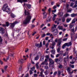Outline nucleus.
<instances>
[{
    "label": "nucleus",
    "mask_w": 77,
    "mask_h": 77,
    "mask_svg": "<svg viewBox=\"0 0 77 77\" xmlns=\"http://www.w3.org/2000/svg\"><path fill=\"white\" fill-rule=\"evenodd\" d=\"M77 26H76L75 27V29L74 27H73L72 29H71V31L73 33H74V32H75L76 31H77Z\"/></svg>",
    "instance_id": "obj_11"
},
{
    "label": "nucleus",
    "mask_w": 77,
    "mask_h": 77,
    "mask_svg": "<svg viewBox=\"0 0 77 77\" xmlns=\"http://www.w3.org/2000/svg\"><path fill=\"white\" fill-rule=\"evenodd\" d=\"M63 13L62 12H61L60 13H59L58 14V15L60 16V17H62L63 16Z\"/></svg>",
    "instance_id": "obj_30"
},
{
    "label": "nucleus",
    "mask_w": 77,
    "mask_h": 77,
    "mask_svg": "<svg viewBox=\"0 0 77 77\" xmlns=\"http://www.w3.org/2000/svg\"><path fill=\"white\" fill-rule=\"evenodd\" d=\"M25 51L26 53H27V52L28 51H29V49H26Z\"/></svg>",
    "instance_id": "obj_60"
},
{
    "label": "nucleus",
    "mask_w": 77,
    "mask_h": 77,
    "mask_svg": "<svg viewBox=\"0 0 77 77\" xmlns=\"http://www.w3.org/2000/svg\"><path fill=\"white\" fill-rule=\"evenodd\" d=\"M8 4H5L4 5L3 7L2 8V10L5 12H9L10 11V8H8Z\"/></svg>",
    "instance_id": "obj_2"
},
{
    "label": "nucleus",
    "mask_w": 77,
    "mask_h": 77,
    "mask_svg": "<svg viewBox=\"0 0 77 77\" xmlns=\"http://www.w3.org/2000/svg\"><path fill=\"white\" fill-rule=\"evenodd\" d=\"M9 57H7V59L6 60H5V58H4L3 60L4 61H5V62H7V61H8V60L9 59Z\"/></svg>",
    "instance_id": "obj_36"
},
{
    "label": "nucleus",
    "mask_w": 77,
    "mask_h": 77,
    "mask_svg": "<svg viewBox=\"0 0 77 77\" xmlns=\"http://www.w3.org/2000/svg\"><path fill=\"white\" fill-rule=\"evenodd\" d=\"M51 52L52 53V54H55V53H56V51L54 49L51 50Z\"/></svg>",
    "instance_id": "obj_24"
},
{
    "label": "nucleus",
    "mask_w": 77,
    "mask_h": 77,
    "mask_svg": "<svg viewBox=\"0 0 77 77\" xmlns=\"http://www.w3.org/2000/svg\"><path fill=\"white\" fill-rule=\"evenodd\" d=\"M75 54H76V56H77V51H76L75 52Z\"/></svg>",
    "instance_id": "obj_64"
},
{
    "label": "nucleus",
    "mask_w": 77,
    "mask_h": 77,
    "mask_svg": "<svg viewBox=\"0 0 77 77\" xmlns=\"http://www.w3.org/2000/svg\"><path fill=\"white\" fill-rule=\"evenodd\" d=\"M74 4L73 3V2H72L70 4V6H72H72H74L73 5H74Z\"/></svg>",
    "instance_id": "obj_42"
},
{
    "label": "nucleus",
    "mask_w": 77,
    "mask_h": 77,
    "mask_svg": "<svg viewBox=\"0 0 77 77\" xmlns=\"http://www.w3.org/2000/svg\"><path fill=\"white\" fill-rule=\"evenodd\" d=\"M67 39H68L67 38H64L63 39V41H66V40H67Z\"/></svg>",
    "instance_id": "obj_45"
},
{
    "label": "nucleus",
    "mask_w": 77,
    "mask_h": 77,
    "mask_svg": "<svg viewBox=\"0 0 77 77\" xmlns=\"http://www.w3.org/2000/svg\"><path fill=\"white\" fill-rule=\"evenodd\" d=\"M72 43L71 42H69L68 43H65L63 45V46L62 47V48H65L66 46H67V47H69V46H71V45H72Z\"/></svg>",
    "instance_id": "obj_3"
},
{
    "label": "nucleus",
    "mask_w": 77,
    "mask_h": 77,
    "mask_svg": "<svg viewBox=\"0 0 77 77\" xmlns=\"http://www.w3.org/2000/svg\"><path fill=\"white\" fill-rule=\"evenodd\" d=\"M60 49L59 48H58L57 49V52H59V51H60Z\"/></svg>",
    "instance_id": "obj_55"
},
{
    "label": "nucleus",
    "mask_w": 77,
    "mask_h": 77,
    "mask_svg": "<svg viewBox=\"0 0 77 77\" xmlns=\"http://www.w3.org/2000/svg\"><path fill=\"white\" fill-rule=\"evenodd\" d=\"M41 70H42V71L40 72V74L39 75V76H41V77H45V76L44 75H43V72L44 71V70L42 69H41Z\"/></svg>",
    "instance_id": "obj_10"
},
{
    "label": "nucleus",
    "mask_w": 77,
    "mask_h": 77,
    "mask_svg": "<svg viewBox=\"0 0 77 77\" xmlns=\"http://www.w3.org/2000/svg\"><path fill=\"white\" fill-rule=\"evenodd\" d=\"M24 13L25 15L28 16H26L25 20L23 21V23L24 24H27L28 23H29L30 21V20L32 19V17L30 15V13L28 11L27 12L26 10H25Z\"/></svg>",
    "instance_id": "obj_1"
},
{
    "label": "nucleus",
    "mask_w": 77,
    "mask_h": 77,
    "mask_svg": "<svg viewBox=\"0 0 77 77\" xmlns=\"http://www.w3.org/2000/svg\"><path fill=\"white\" fill-rule=\"evenodd\" d=\"M58 66L59 68H62V65H61V64H60Z\"/></svg>",
    "instance_id": "obj_43"
},
{
    "label": "nucleus",
    "mask_w": 77,
    "mask_h": 77,
    "mask_svg": "<svg viewBox=\"0 0 77 77\" xmlns=\"http://www.w3.org/2000/svg\"><path fill=\"white\" fill-rule=\"evenodd\" d=\"M51 35V34L49 32H48L46 34V35L47 36H49V35Z\"/></svg>",
    "instance_id": "obj_53"
},
{
    "label": "nucleus",
    "mask_w": 77,
    "mask_h": 77,
    "mask_svg": "<svg viewBox=\"0 0 77 77\" xmlns=\"http://www.w3.org/2000/svg\"><path fill=\"white\" fill-rule=\"evenodd\" d=\"M59 53L60 54V55H62V54H63V51H60V52Z\"/></svg>",
    "instance_id": "obj_44"
},
{
    "label": "nucleus",
    "mask_w": 77,
    "mask_h": 77,
    "mask_svg": "<svg viewBox=\"0 0 77 77\" xmlns=\"http://www.w3.org/2000/svg\"><path fill=\"white\" fill-rule=\"evenodd\" d=\"M29 76V73H27L26 74V75L25 76V77H28Z\"/></svg>",
    "instance_id": "obj_63"
},
{
    "label": "nucleus",
    "mask_w": 77,
    "mask_h": 77,
    "mask_svg": "<svg viewBox=\"0 0 77 77\" xmlns=\"http://www.w3.org/2000/svg\"><path fill=\"white\" fill-rule=\"evenodd\" d=\"M63 25L64 27H68V25L66 24H64Z\"/></svg>",
    "instance_id": "obj_52"
},
{
    "label": "nucleus",
    "mask_w": 77,
    "mask_h": 77,
    "mask_svg": "<svg viewBox=\"0 0 77 77\" xmlns=\"http://www.w3.org/2000/svg\"><path fill=\"white\" fill-rule=\"evenodd\" d=\"M11 17L12 18H14L15 17H16V15H15L13 13L11 14Z\"/></svg>",
    "instance_id": "obj_23"
},
{
    "label": "nucleus",
    "mask_w": 77,
    "mask_h": 77,
    "mask_svg": "<svg viewBox=\"0 0 77 77\" xmlns=\"http://www.w3.org/2000/svg\"><path fill=\"white\" fill-rule=\"evenodd\" d=\"M49 66H51V65H53V64L54 63V62L53 61V60L51 59H49Z\"/></svg>",
    "instance_id": "obj_8"
},
{
    "label": "nucleus",
    "mask_w": 77,
    "mask_h": 77,
    "mask_svg": "<svg viewBox=\"0 0 77 77\" xmlns=\"http://www.w3.org/2000/svg\"><path fill=\"white\" fill-rule=\"evenodd\" d=\"M60 55V54H57L56 55V57H58Z\"/></svg>",
    "instance_id": "obj_57"
},
{
    "label": "nucleus",
    "mask_w": 77,
    "mask_h": 77,
    "mask_svg": "<svg viewBox=\"0 0 77 77\" xmlns=\"http://www.w3.org/2000/svg\"><path fill=\"white\" fill-rule=\"evenodd\" d=\"M71 50V48H66V51H69V50Z\"/></svg>",
    "instance_id": "obj_46"
},
{
    "label": "nucleus",
    "mask_w": 77,
    "mask_h": 77,
    "mask_svg": "<svg viewBox=\"0 0 77 77\" xmlns=\"http://www.w3.org/2000/svg\"><path fill=\"white\" fill-rule=\"evenodd\" d=\"M55 44L56 43L55 42H52V44L50 45L49 46V48H51V49H54Z\"/></svg>",
    "instance_id": "obj_7"
},
{
    "label": "nucleus",
    "mask_w": 77,
    "mask_h": 77,
    "mask_svg": "<svg viewBox=\"0 0 77 77\" xmlns=\"http://www.w3.org/2000/svg\"><path fill=\"white\" fill-rule=\"evenodd\" d=\"M43 19H45V18H46L47 17V13H46V12H44L43 13Z\"/></svg>",
    "instance_id": "obj_14"
},
{
    "label": "nucleus",
    "mask_w": 77,
    "mask_h": 77,
    "mask_svg": "<svg viewBox=\"0 0 77 77\" xmlns=\"http://www.w3.org/2000/svg\"><path fill=\"white\" fill-rule=\"evenodd\" d=\"M45 36H46V35L45 34H44L42 35V38H44V37H45Z\"/></svg>",
    "instance_id": "obj_56"
},
{
    "label": "nucleus",
    "mask_w": 77,
    "mask_h": 77,
    "mask_svg": "<svg viewBox=\"0 0 77 77\" xmlns=\"http://www.w3.org/2000/svg\"><path fill=\"white\" fill-rule=\"evenodd\" d=\"M48 64V63H47V60L45 59V61L42 63L41 65H47Z\"/></svg>",
    "instance_id": "obj_13"
},
{
    "label": "nucleus",
    "mask_w": 77,
    "mask_h": 77,
    "mask_svg": "<svg viewBox=\"0 0 77 77\" xmlns=\"http://www.w3.org/2000/svg\"><path fill=\"white\" fill-rule=\"evenodd\" d=\"M49 44V43H47V44L46 45V48H48V45Z\"/></svg>",
    "instance_id": "obj_47"
},
{
    "label": "nucleus",
    "mask_w": 77,
    "mask_h": 77,
    "mask_svg": "<svg viewBox=\"0 0 77 77\" xmlns=\"http://www.w3.org/2000/svg\"><path fill=\"white\" fill-rule=\"evenodd\" d=\"M52 32H53V34L54 36H56L58 34V31L57 29H55L52 31Z\"/></svg>",
    "instance_id": "obj_6"
},
{
    "label": "nucleus",
    "mask_w": 77,
    "mask_h": 77,
    "mask_svg": "<svg viewBox=\"0 0 77 77\" xmlns=\"http://www.w3.org/2000/svg\"><path fill=\"white\" fill-rule=\"evenodd\" d=\"M42 46V42H40V45L39 47H41Z\"/></svg>",
    "instance_id": "obj_41"
},
{
    "label": "nucleus",
    "mask_w": 77,
    "mask_h": 77,
    "mask_svg": "<svg viewBox=\"0 0 77 77\" xmlns=\"http://www.w3.org/2000/svg\"><path fill=\"white\" fill-rule=\"evenodd\" d=\"M58 60H59V59H58V58H57L55 59V62H57Z\"/></svg>",
    "instance_id": "obj_50"
},
{
    "label": "nucleus",
    "mask_w": 77,
    "mask_h": 77,
    "mask_svg": "<svg viewBox=\"0 0 77 77\" xmlns=\"http://www.w3.org/2000/svg\"><path fill=\"white\" fill-rule=\"evenodd\" d=\"M62 38H60L58 39V42L57 44V46H60L61 45V43H62Z\"/></svg>",
    "instance_id": "obj_9"
},
{
    "label": "nucleus",
    "mask_w": 77,
    "mask_h": 77,
    "mask_svg": "<svg viewBox=\"0 0 77 77\" xmlns=\"http://www.w3.org/2000/svg\"><path fill=\"white\" fill-rule=\"evenodd\" d=\"M57 21H58V22H57V21H55V24H57L58 25L59 24V21H61V19H60V18H57Z\"/></svg>",
    "instance_id": "obj_15"
},
{
    "label": "nucleus",
    "mask_w": 77,
    "mask_h": 77,
    "mask_svg": "<svg viewBox=\"0 0 77 77\" xmlns=\"http://www.w3.org/2000/svg\"><path fill=\"white\" fill-rule=\"evenodd\" d=\"M29 73L31 75H32V74H33V72H32V70L29 71Z\"/></svg>",
    "instance_id": "obj_48"
},
{
    "label": "nucleus",
    "mask_w": 77,
    "mask_h": 77,
    "mask_svg": "<svg viewBox=\"0 0 77 77\" xmlns=\"http://www.w3.org/2000/svg\"><path fill=\"white\" fill-rule=\"evenodd\" d=\"M75 21H75V18L73 19L71 23L73 24L74 23H75Z\"/></svg>",
    "instance_id": "obj_33"
},
{
    "label": "nucleus",
    "mask_w": 77,
    "mask_h": 77,
    "mask_svg": "<svg viewBox=\"0 0 77 77\" xmlns=\"http://www.w3.org/2000/svg\"><path fill=\"white\" fill-rule=\"evenodd\" d=\"M51 21V16H49L48 18H47L46 20V22L48 23Z\"/></svg>",
    "instance_id": "obj_12"
},
{
    "label": "nucleus",
    "mask_w": 77,
    "mask_h": 77,
    "mask_svg": "<svg viewBox=\"0 0 77 77\" xmlns=\"http://www.w3.org/2000/svg\"><path fill=\"white\" fill-rule=\"evenodd\" d=\"M57 17V15L55 14L54 15L53 17V21H55L56 20V17Z\"/></svg>",
    "instance_id": "obj_21"
},
{
    "label": "nucleus",
    "mask_w": 77,
    "mask_h": 77,
    "mask_svg": "<svg viewBox=\"0 0 77 77\" xmlns=\"http://www.w3.org/2000/svg\"><path fill=\"white\" fill-rule=\"evenodd\" d=\"M66 20V19L65 18V17H63L62 18V22H63V23L65 22V20Z\"/></svg>",
    "instance_id": "obj_38"
},
{
    "label": "nucleus",
    "mask_w": 77,
    "mask_h": 77,
    "mask_svg": "<svg viewBox=\"0 0 77 77\" xmlns=\"http://www.w3.org/2000/svg\"><path fill=\"white\" fill-rule=\"evenodd\" d=\"M69 16H70L69 14H66L64 15V18H66V17H69Z\"/></svg>",
    "instance_id": "obj_25"
},
{
    "label": "nucleus",
    "mask_w": 77,
    "mask_h": 77,
    "mask_svg": "<svg viewBox=\"0 0 77 77\" xmlns=\"http://www.w3.org/2000/svg\"><path fill=\"white\" fill-rule=\"evenodd\" d=\"M14 31H16L17 33H19L21 30V28H15L14 30Z\"/></svg>",
    "instance_id": "obj_18"
},
{
    "label": "nucleus",
    "mask_w": 77,
    "mask_h": 77,
    "mask_svg": "<svg viewBox=\"0 0 77 77\" xmlns=\"http://www.w3.org/2000/svg\"><path fill=\"white\" fill-rule=\"evenodd\" d=\"M17 2L22 3L23 2H27V0H17Z\"/></svg>",
    "instance_id": "obj_16"
},
{
    "label": "nucleus",
    "mask_w": 77,
    "mask_h": 77,
    "mask_svg": "<svg viewBox=\"0 0 77 77\" xmlns=\"http://www.w3.org/2000/svg\"><path fill=\"white\" fill-rule=\"evenodd\" d=\"M39 59V56L38 55H37L36 56V57H35V60H38V59Z\"/></svg>",
    "instance_id": "obj_37"
},
{
    "label": "nucleus",
    "mask_w": 77,
    "mask_h": 77,
    "mask_svg": "<svg viewBox=\"0 0 77 77\" xmlns=\"http://www.w3.org/2000/svg\"><path fill=\"white\" fill-rule=\"evenodd\" d=\"M7 68H8V66H5V68H4V69H5V70H6V69H7Z\"/></svg>",
    "instance_id": "obj_59"
},
{
    "label": "nucleus",
    "mask_w": 77,
    "mask_h": 77,
    "mask_svg": "<svg viewBox=\"0 0 77 77\" xmlns=\"http://www.w3.org/2000/svg\"><path fill=\"white\" fill-rule=\"evenodd\" d=\"M26 6L27 7L28 9H31V5H29L26 4Z\"/></svg>",
    "instance_id": "obj_29"
},
{
    "label": "nucleus",
    "mask_w": 77,
    "mask_h": 77,
    "mask_svg": "<svg viewBox=\"0 0 77 77\" xmlns=\"http://www.w3.org/2000/svg\"><path fill=\"white\" fill-rule=\"evenodd\" d=\"M25 60H23V59H21V60H20L18 61V62H19V63H24Z\"/></svg>",
    "instance_id": "obj_20"
},
{
    "label": "nucleus",
    "mask_w": 77,
    "mask_h": 77,
    "mask_svg": "<svg viewBox=\"0 0 77 77\" xmlns=\"http://www.w3.org/2000/svg\"><path fill=\"white\" fill-rule=\"evenodd\" d=\"M60 73H61V72H60V71H59L58 73V75H60Z\"/></svg>",
    "instance_id": "obj_51"
},
{
    "label": "nucleus",
    "mask_w": 77,
    "mask_h": 77,
    "mask_svg": "<svg viewBox=\"0 0 77 77\" xmlns=\"http://www.w3.org/2000/svg\"><path fill=\"white\" fill-rule=\"evenodd\" d=\"M67 72L69 73V74H71V69H70V68H69V67L67 68Z\"/></svg>",
    "instance_id": "obj_19"
},
{
    "label": "nucleus",
    "mask_w": 77,
    "mask_h": 77,
    "mask_svg": "<svg viewBox=\"0 0 77 77\" xmlns=\"http://www.w3.org/2000/svg\"><path fill=\"white\" fill-rule=\"evenodd\" d=\"M23 57L24 60H27V58L29 57V56H28V55H26V57L25 56H23Z\"/></svg>",
    "instance_id": "obj_22"
},
{
    "label": "nucleus",
    "mask_w": 77,
    "mask_h": 77,
    "mask_svg": "<svg viewBox=\"0 0 77 77\" xmlns=\"http://www.w3.org/2000/svg\"><path fill=\"white\" fill-rule=\"evenodd\" d=\"M2 41H3V39H2V38L0 36V45H2Z\"/></svg>",
    "instance_id": "obj_35"
},
{
    "label": "nucleus",
    "mask_w": 77,
    "mask_h": 77,
    "mask_svg": "<svg viewBox=\"0 0 77 77\" xmlns=\"http://www.w3.org/2000/svg\"><path fill=\"white\" fill-rule=\"evenodd\" d=\"M9 24V22H6L5 25L4 24L2 25V26H3V27H5V26H7V27H8Z\"/></svg>",
    "instance_id": "obj_17"
},
{
    "label": "nucleus",
    "mask_w": 77,
    "mask_h": 77,
    "mask_svg": "<svg viewBox=\"0 0 77 77\" xmlns=\"http://www.w3.org/2000/svg\"><path fill=\"white\" fill-rule=\"evenodd\" d=\"M77 7V4H75L73 6H72V8H76Z\"/></svg>",
    "instance_id": "obj_40"
},
{
    "label": "nucleus",
    "mask_w": 77,
    "mask_h": 77,
    "mask_svg": "<svg viewBox=\"0 0 77 77\" xmlns=\"http://www.w3.org/2000/svg\"><path fill=\"white\" fill-rule=\"evenodd\" d=\"M77 15V14H71V17H76Z\"/></svg>",
    "instance_id": "obj_31"
},
{
    "label": "nucleus",
    "mask_w": 77,
    "mask_h": 77,
    "mask_svg": "<svg viewBox=\"0 0 77 77\" xmlns=\"http://www.w3.org/2000/svg\"><path fill=\"white\" fill-rule=\"evenodd\" d=\"M69 4L67 3L66 7V9L67 10V12H70L71 11V8L69 7Z\"/></svg>",
    "instance_id": "obj_4"
},
{
    "label": "nucleus",
    "mask_w": 77,
    "mask_h": 77,
    "mask_svg": "<svg viewBox=\"0 0 77 77\" xmlns=\"http://www.w3.org/2000/svg\"><path fill=\"white\" fill-rule=\"evenodd\" d=\"M38 63H37L36 64V66L37 69H38V68H39V66L38 65Z\"/></svg>",
    "instance_id": "obj_39"
},
{
    "label": "nucleus",
    "mask_w": 77,
    "mask_h": 77,
    "mask_svg": "<svg viewBox=\"0 0 77 77\" xmlns=\"http://www.w3.org/2000/svg\"><path fill=\"white\" fill-rule=\"evenodd\" d=\"M34 77H37V76H38V75H37V74H34Z\"/></svg>",
    "instance_id": "obj_58"
},
{
    "label": "nucleus",
    "mask_w": 77,
    "mask_h": 77,
    "mask_svg": "<svg viewBox=\"0 0 77 77\" xmlns=\"http://www.w3.org/2000/svg\"><path fill=\"white\" fill-rule=\"evenodd\" d=\"M74 26V25L72 24V23H71L70 24L69 26V28L70 29H72V27Z\"/></svg>",
    "instance_id": "obj_34"
},
{
    "label": "nucleus",
    "mask_w": 77,
    "mask_h": 77,
    "mask_svg": "<svg viewBox=\"0 0 77 77\" xmlns=\"http://www.w3.org/2000/svg\"><path fill=\"white\" fill-rule=\"evenodd\" d=\"M0 30L2 32V34H3L4 32H3V31H4V29L2 27H0Z\"/></svg>",
    "instance_id": "obj_26"
},
{
    "label": "nucleus",
    "mask_w": 77,
    "mask_h": 77,
    "mask_svg": "<svg viewBox=\"0 0 77 77\" xmlns=\"http://www.w3.org/2000/svg\"><path fill=\"white\" fill-rule=\"evenodd\" d=\"M18 23H19V22L17 21H16L15 22H14V23H11V25L9 28H11V29H14V26H15V24Z\"/></svg>",
    "instance_id": "obj_5"
},
{
    "label": "nucleus",
    "mask_w": 77,
    "mask_h": 77,
    "mask_svg": "<svg viewBox=\"0 0 77 77\" xmlns=\"http://www.w3.org/2000/svg\"><path fill=\"white\" fill-rule=\"evenodd\" d=\"M58 28L59 29V30H63V26H58Z\"/></svg>",
    "instance_id": "obj_27"
},
{
    "label": "nucleus",
    "mask_w": 77,
    "mask_h": 77,
    "mask_svg": "<svg viewBox=\"0 0 77 77\" xmlns=\"http://www.w3.org/2000/svg\"><path fill=\"white\" fill-rule=\"evenodd\" d=\"M69 58V57L68 56H67L66 58L65 57L64 59V62L65 63H66V60H68V59Z\"/></svg>",
    "instance_id": "obj_28"
},
{
    "label": "nucleus",
    "mask_w": 77,
    "mask_h": 77,
    "mask_svg": "<svg viewBox=\"0 0 77 77\" xmlns=\"http://www.w3.org/2000/svg\"><path fill=\"white\" fill-rule=\"evenodd\" d=\"M32 70V71H34L35 70V67H33L32 69H31Z\"/></svg>",
    "instance_id": "obj_62"
},
{
    "label": "nucleus",
    "mask_w": 77,
    "mask_h": 77,
    "mask_svg": "<svg viewBox=\"0 0 77 77\" xmlns=\"http://www.w3.org/2000/svg\"><path fill=\"white\" fill-rule=\"evenodd\" d=\"M45 68L46 69H48V67L47 66H45Z\"/></svg>",
    "instance_id": "obj_49"
},
{
    "label": "nucleus",
    "mask_w": 77,
    "mask_h": 77,
    "mask_svg": "<svg viewBox=\"0 0 77 77\" xmlns=\"http://www.w3.org/2000/svg\"><path fill=\"white\" fill-rule=\"evenodd\" d=\"M56 74H57V72H54V75H56Z\"/></svg>",
    "instance_id": "obj_61"
},
{
    "label": "nucleus",
    "mask_w": 77,
    "mask_h": 77,
    "mask_svg": "<svg viewBox=\"0 0 77 77\" xmlns=\"http://www.w3.org/2000/svg\"><path fill=\"white\" fill-rule=\"evenodd\" d=\"M56 8H57V7L56 5L54 6L53 8V9H56Z\"/></svg>",
    "instance_id": "obj_54"
},
{
    "label": "nucleus",
    "mask_w": 77,
    "mask_h": 77,
    "mask_svg": "<svg viewBox=\"0 0 77 77\" xmlns=\"http://www.w3.org/2000/svg\"><path fill=\"white\" fill-rule=\"evenodd\" d=\"M71 18H68L66 20V21L67 23H69V21H71Z\"/></svg>",
    "instance_id": "obj_32"
}]
</instances>
